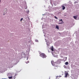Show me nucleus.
<instances>
[{"label": "nucleus", "instance_id": "4", "mask_svg": "<svg viewBox=\"0 0 79 79\" xmlns=\"http://www.w3.org/2000/svg\"><path fill=\"white\" fill-rule=\"evenodd\" d=\"M69 74L68 73H65V77H67V76H68Z\"/></svg>", "mask_w": 79, "mask_h": 79}, {"label": "nucleus", "instance_id": "10", "mask_svg": "<svg viewBox=\"0 0 79 79\" xmlns=\"http://www.w3.org/2000/svg\"><path fill=\"white\" fill-rule=\"evenodd\" d=\"M51 63L52 65H53V61H51Z\"/></svg>", "mask_w": 79, "mask_h": 79}, {"label": "nucleus", "instance_id": "5", "mask_svg": "<svg viewBox=\"0 0 79 79\" xmlns=\"http://www.w3.org/2000/svg\"><path fill=\"white\" fill-rule=\"evenodd\" d=\"M62 6V10H64L66 8V7H65L64 6Z\"/></svg>", "mask_w": 79, "mask_h": 79}, {"label": "nucleus", "instance_id": "14", "mask_svg": "<svg viewBox=\"0 0 79 79\" xmlns=\"http://www.w3.org/2000/svg\"><path fill=\"white\" fill-rule=\"evenodd\" d=\"M54 17H55V18L56 19H58V18L57 17H56V16H55Z\"/></svg>", "mask_w": 79, "mask_h": 79}, {"label": "nucleus", "instance_id": "11", "mask_svg": "<svg viewBox=\"0 0 79 79\" xmlns=\"http://www.w3.org/2000/svg\"><path fill=\"white\" fill-rule=\"evenodd\" d=\"M12 77H8V78L9 79H11V78H12Z\"/></svg>", "mask_w": 79, "mask_h": 79}, {"label": "nucleus", "instance_id": "2", "mask_svg": "<svg viewBox=\"0 0 79 79\" xmlns=\"http://www.w3.org/2000/svg\"><path fill=\"white\" fill-rule=\"evenodd\" d=\"M61 59H59L57 61H56V63H57V64H60L61 63Z\"/></svg>", "mask_w": 79, "mask_h": 79}, {"label": "nucleus", "instance_id": "20", "mask_svg": "<svg viewBox=\"0 0 79 79\" xmlns=\"http://www.w3.org/2000/svg\"><path fill=\"white\" fill-rule=\"evenodd\" d=\"M27 59H28V58H27Z\"/></svg>", "mask_w": 79, "mask_h": 79}, {"label": "nucleus", "instance_id": "6", "mask_svg": "<svg viewBox=\"0 0 79 79\" xmlns=\"http://www.w3.org/2000/svg\"><path fill=\"white\" fill-rule=\"evenodd\" d=\"M77 15L73 16V17L74 18V19H77Z\"/></svg>", "mask_w": 79, "mask_h": 79}, {"label": "nucleus", "instance_id": "16", "mask_svg": "<svg viewBox=\"0 0 79 79\" xmlns=\"http://www.w3.org/2000/svg\"><path fill=\"white\" fill-rule=\"evenodd\" d=\"M5 13H6V12H5Z\"/></svg>", "mask_w": 79, "mask_h": 79}, {"label": "nucleus", "instance_id": "3", "mask_svg": "<svg viewBox=\"0 0 79 79\" xmlns=\"http://www.w3.org/2000/svg\"><path fill=\"white\" fill-rule=\"evenodd\" d=\"M59 24H63V20L62 19H61L60 20V22L59 23Z\"/></svg>", "mask_w": 79, "mask_h": 79}, {"label": "nucleus", "instance_id": "17", "mask_svg": "<svg viewBox=\"0 0 79 79\" xmlns=\"http://www.w3.org/2000/svg\"><path fill=\"white\" fill-rule=\"evenodd\" d=\"M1 2V0H0V3Z\"/></svg>", "mask_w": 79, "mask_h": 79}, {"label": "nucleus", "instance_id": "1", "mask_svg": "<svg viewBox=\"0 0 79 79\" xmlns=\"http://www.w3.org/2000/svg\"><path fill=\"white\" fill-rule=\"evenodd\" d=\"M40 56L43 58H46V57H47V56L45 55V54L44 53H41L40 55Z\"/></svg>", "mask_w": 79, "mask_h": 79}, {"label": "nucleus", "instance_id": "12", "mask_svg": "<svg viewBox=\"0 0 79 79\" xmlns=\"http://www.w3.org/2000/svg\"><path fill=\"white\" fill-rule=\"evenodd\" d=\"M52 51H53V47L51 48Z\"/></svg>", "mask_w": 79, "mask_h": 79}, {"label": "nucleus", "instance_id": "21", "mask_svg": "<svg viewBox=\"0 0 79 79\" xmlns=\"http://www.w3.org/2000/svg\"><path fill=\"white\" fill-rule=\"evenodd\" d=\"M14 79H15V78H14Z\"/></svg>", "mask_w": 79, "mask_h": 79}, {"label": "nucleus", "instance_id": "8", "mask_svg": "<svg viewBox=\"0 0 79 79\" xmlns=\"http://www.w3.org/2000/svg\"><path fill=\"white\" fill-rule=\"evenodd\" d=\"M56 28L57 29H59V27L58 26H56Z\"/></svg>", "mask_w": 79, "mask_h": 79}, {"label": "nucleus", "instance_id": "7", "mask_svg": "<svg viewBox=\"0 0 79 79\" xmlns=\"http://www.w3.org/2000/svg\"><path fill=\"white\" fill-rule=\"evenodd\" d=\"M58 68V65L54 66V69H57Z\"/></svg>", "mask_w": 79, "mask_h": 79}, {"label": "nucleus", "instance_id": "9", "mask_svg": "<svg viewBox=\"0 0 79 79\" xmlns=\"http://www.w3.org/2000/svg\"><path fill=\"white\" fill-rule=\"evenodd\" d=\"M69 64V63H68V62H66L65 63V65H68Z\"/></svg>", "mask_w": 79, "mask_h": 79}, {"label": "nucleus", "instance_id": "15", "mask_svg": "<svg viewBox=\"0 0 79 79\" xmlns=\"http://www.w3.org/2000/svg\"><path fill=\"white\" fill-rule=\"evenodd\" d=\"M35 42H39V41H38V40H35Z\"/></svg>", "mask_w": 79, "mask_h": 79}, {"label": "nucleus", "instance_id": "19", "mask_svg": "<svg viewBox=\"0 0 79 79\" xmlns=\"http://www.w3.org/2000/svg\"><path fill=\"white\" fill-rule=\"evenodd\" d=\"M4 15H5V14H4Z\"/></svg>", "mask_w": 79, "mask_h": 79}, {"label": "nucleus", "instance_id": "18", "mask_svg": "<svg viewBox=\"0 0 79 79\" xmlns=\"http://www.w3.org/2000/svg\"><path fill=\"white\" fill-rule=\"evenodd\" d=\"M50 79V77H49V79Z\"/></svg>", "mask_w": 79, "mask_h": 79}, {"label": "nucleus", "instance_id": "13", "mask_svg": "<svg viewBox=\"0 0 79 79\" xmlns=\"http://www.w3.org/2000/svg\"><path fill=\"white\" fill-rule=\"evenodd\" d=\"M23 19V18H22L20 19V21H21Z\"/></svg>", "mask_w": 79, "mask_h": 79}]
</instances>
